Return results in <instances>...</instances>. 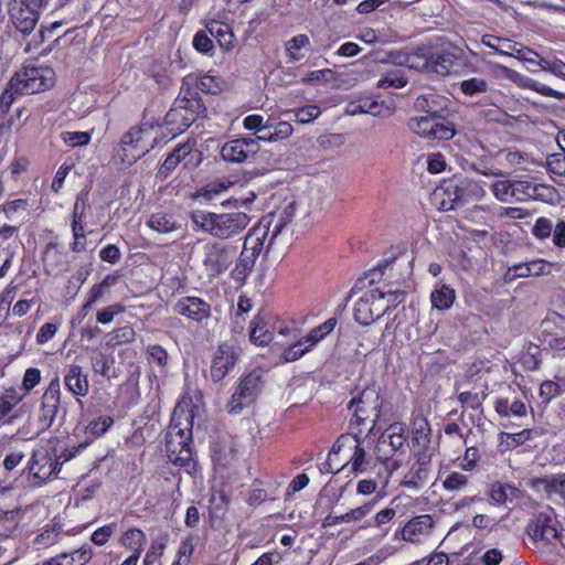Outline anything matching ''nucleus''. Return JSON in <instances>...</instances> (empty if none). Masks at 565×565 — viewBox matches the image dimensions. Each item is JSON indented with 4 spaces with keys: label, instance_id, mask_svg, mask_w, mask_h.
<instances>
[{
    "label": "nucleus",
    "instance_id": "obj_1",
    "mask_svg": "<svg viewBox=\"0 0 565 565\" xmlns=\"http://www.w3.org/2000/svg\"><path fill=\"white\" fill-rule=\"evenodd\" d=\"M192 424L191 411L175 408L166 434V450L171 462L186 467L192 460Z\"/></svg>",
    "mask_w": 565,
    "mask_h": 565
},
{
    "label": "nucleus",
    "instance_id": "obj_2",
    "mask_svg": "<svg viewBox=\"0 0 565 565\" xmlns=\"http://www.w3.org/2000/svg\"><path fill=\"white\" fill-rule=\"evenodd\" d=\"M162 140L158 128L152 124H142L131 128L121 138L122 160L136 162L150 152Z\"/></svg>",
    "mask_w": 565,
    "mask_h": 565
},
{
    "label": "nucleus",
    "instance_id": "obj_3",
    "mask_svg": "<svg viewBox=\"0 0 565 565\" xmlns=\"http://www.w3.org/2000/svg\"><path fill=\"white\" fill-rule=\"evenodd\" d=\"M558 521L552 510L537 513L527 524V534L537 548H548L561 554L564 548L557 530Z\"/></svg>",
    "mask_w": 565,
    "mask_h": 565
},
{
    "label": "nucleus",
    "instance_id": "obj_4",
    "mask_svg": "<svg viewBox=\"0 0 565 565\" xmlns=\"http://www.w3.org/2000/svg\"><path fill=\"white\" fill-rule=\"evenodd\" d=\"M60 379L54 377L41 397L38 418L39 433L50 429L55 423L64 425L67 415V402H62Z\"/></svg>",
    "mask_w": 565,
    "mask_h": 565
},
{
    "label": "nucleus",
    "instance_id": "obj_5",
    "mask_svg": "<svg viewBox=\"0 0 565 565\" xmlns=\"http://www.w3.org/2000/svg\"><path fill=\"white\" fill-rule=\"evenodd\" d=\"M348 408H354L353 418L358 426L362 425L367 419H372V426L367 435L373 434L382 412V401L379 388L375 385H367L363 390L358 391L349 402Z\"/></svg>",
    "mask_w": 565,
    "mask_h": 565
},
{
    "label": "nucleus",
    "instance_id": "obj_6",
    "mask_svg": "<svg viewBox=\"0 0 565 565\" xmlns=\"http://www.w3.org/2000/svg\"><path fill=\"white\" fill-rule=\"evenodd\" d=\"M54 83V72L47 67L28 66L10 79L17 94L32 95L50 88Z\"/></svg>",
    "mask_w": 565,
    "mask_h": 565
},
{
    "label": "nucleus",
    "instance_id": "obj_7",
    "mask_svg": "<svg viewBox=\"0 0 565 565\" xmlns=\"http://www.w3.org/2000/svg\"><path fill=\"white\" fill-rule=\"evenodd\" d=\"M391 310L385 303V295L380 289L365 291L354 305V319L363 326H369Z\"/></svg>",
    "mask_w": 565,
    "mask_h": 565
},
{
    "label": "nucleus",
    "instance_id": "obj_8",
    "mask_svg": "<svg viewBox=\"0 0 565 565\" xmlns=\"http://www.w3.org/2000/svg\"><path fill=\"white\" fill-rule=\"evenodd\" d=\"M45 3L39 0H9L8 12L10 20L18 31L24 35H29L35 29L39 19V9Z\"/></svg>",
    "mask_w": 565,
    "mask_h": 565
},
{
    "label": "nucleus",
    "instance_id": "obj_9",
    "mask_svg": "<svg viewBox=\"0 0 565 565\" xmlns=\"http://www.w3.org/2000/svg\"><path fill=\"white\" fill-rule=\"evenodd\" d=\"M481 42L486 46L493 49L499 54L513 56L530 64L536 65V58L540 57V54L530 47L492 34H484Z\"/></svg>",
    "mask_w": 565,
    "mask_h": 565
},
{
    "label": "nucleus",
    "instance_id": "obj_10",
    "mask_svg": "<svg viewBox=\"0 0 565 565\" xmlns=\"http://www.w3.org/2000/svg\"><path fill=\"white\" fill-rule=\"evenodd\" d=\"M201 153L193 149V145L184 142L177 146L166 158L157 172V177L164 180L170 173L179 166L183 164L184 168L196 166L200 160Z\"/></svg>",
    "mask_w": 565,
    "mask_h": 565
},
{
    "label": "nucleus",
    "instance_id": "obj_11",
    "mask_svg": "<svg viewBox=\"0 0 565 565\" xmlns=\"http://www.w3.org/2000/svg\"><path fill=\"white\" fill-rule=\"evenodd\" d=\"M224 82L221 77L201 74H188L183 77L181 84V92H189L195 96H200V92L207 95H217L223 89Z\"/></svg>",
    "mask_w": 565,
    "mask_h": 565
},
{
    "label": "nucleus",
    "instance_id": "obj_12",
    "mask_svg": "<svg viewBox=\"0 0 565 565\" xmlns=\"http://www.w3.org/2000/svg\"><path fill=\"white\" fill-rule=\"evenodd\" d=\"M416 461L404 477L403 484L418 489L425 486L430 476L431 451H415Z\"/></svg>",
    "mask_w": 565,
    "mask_h": 565
},
{
    "label": "nucleus",
    "instance_id": "obj_13",
    "mask_svg": "<svg viewBox=\"0 0 565 565\" xmlns=\"http://www.w3.org/2000/svg\"><path fill=\"white\" fill-rule=\"evenodd\" d=\"M239 358V352L234 345L223 343L218 347L211 365V376L214 382L224 379L228 371L235 365Z\"/></svg>",
    "mask_w": 565,
    "mask_h": 565
},
{
    "label": "nucleus",
    "instance_id": "obj_14",
    "mask_svg": "<svg viewBox=\"0 0 565 565\" xmlns=\"http://www.w3.org/2000/svg\"><path fill=\"white\" fill-rule=\"evenodd\" d=\"M175 312L196 322L206 320L211 315V307L196 297H184L174 306Z\"/></svg>",
    "mask_w": 565,
    "mask_h": 565
},
{
    "label": "nucleus",
    "instance_id": "obj_15",
    "mask_svg": "<svg viewBox=\"0 0 565 565\" xmlns=\"http://www.w3.org/2000/svg\"><path fill=\"white\" fill-rule=\"evenodd\" d=\"M247 225V216L244 213L217 214L215 220L214 236L227 238Z\"/></svg>",
    "mask_w": 565,
    "mask_h": 565
},
{
    "label": "nucleus",
    "instance_id": "obj_16",
    "mask_svg": "<svg viewBox=\"0 0 565 565\" xmlns=\"http://www.w3.org/2000/svg\"><path fill=\"white\" fill-rule=\"evenodd\" d=\"M516 202H526L529 200L550 201L554 195V188L545 184L533 183L529 181H515Z\"/></svg>",
    "mask_w": 565,
    "mask_h": 565
},
{
    "label": "nucleus",
    "instance_id": "obj_17",
    "mask_svg": "<svg viewBox=\"0 0 565 565\" xmlns=\"http://www.w3.org/2000/svg\"><path fill=\"white\" fill-rule=\"evenodd\" d=\"M431 428L424 416H415L412 422L411 446L415 451H431Z\"/></svg>",
    "mask_w": 565,
    "mask_h": 565
},
{
    "label": "nucleus",
    "instance_id": "obj_18",
    "mask_svg": "<svg viewBox=\"0 0 565 565\" xmlns=\"http://www.w3.org/2000/svg\"><path fill=\"white\" fill-rule=\"evenodd\" d=\"M268 318V312L260 311L253 320V328L249 331V343L255 347H268L274 339L273 327Z\"/></svg>",
    "mask_w": 565,
    "mask_h": 565
},
{
    "label": "nucleus",
    "instance_id": "obj_19",
    "mask_svg": "<svg viewBox=\"0 0 565 565\" xmlns=\"http://www.w3.org/2000/svg\"><path fill=\"white\" fill-rule=\"evenodd\" d=\"M499 71H500V74L503 77H505L507 79H509L515 84H519L523 87L531 88V89L542 94L543 96L554 97V98L562 97V94L558 93L557 90H554L553 88H551L537 81L526 78V77L522 76L520 73H518L516 71L511 70L507 66L500 65Z\"/></svg>",
    "mask_w": 565,
    "mask_h": 565
},
{
    "label": "nucleus",
    "instance_id": "obj_20",
    "mask_svg": "<svg viewBox=\"0 0 565 565\" xmlns=\"http://www.w3.org/2000/svg\"><path fill=\"white\" fill-rule=\"evenodd\" d=\"M175 100L179 106L182 107V110L185 115V121L190 122L191 125L194 124L198 119L205 117L206 106L203 103L201 96H195L190 92L189 95H185V92L180 90Z\"/></svg>",
    "mask_w": 565,
    "mask_h": 565
},
{
    "label": "nucleus",
    "instance_id": "obj_21",
    "mask_svg": "<svg viewBox=\"0 0 565 565\" xmlns=\"http://www.w3.org/2000/svg\"><path fill=\"white\" fill-rule=\"evenodd\" d=\"M273 217L274 214L269 213L268 215L258 218L257 224L249 230L248 237L249 243H252L250 249L255 257L258 256L264 248V243L267 239Z\"/></svg>",
    "mask_w": 565,
    "mask_h": 565
},
{
    "label": "nucleus",
    "instance_id": "obj_22",
    "mask_svg": "<svg viewBox=\"0 0 565 565\" xmlns=\"http://www.w3.org/2000/svg\"><path fill=\"white\" fill-rule=\"evenodd\" d=\"M67 390L75 396H85L89 390L87 375L83 373L79 365H71L64 376Z\"/></svg>",
    "mask_w": 565,
    "mask_h": 565
},
{
    "label": "nucleus",
    "instance_id": "obj_23",
    "mask_svg": "<svg viewBox=\"0 0 565 565\" xmlns=\"http://www.w3.org/2000/svg\"><path fill=\"white\" fill-rule=\"evenodd\" d=\"M433 526V519L428 514L419 515L408 521L402 530L405 541L417 542L419 536L427 533Z\"/></svg>",
    "mask_w": 565,
    "mask_h": 565
},
{
    "label": "nucleus",
    "instance_id": "obj_24",
    "mask_svg": "<svg viewBox=\"0 0 565 565\" xmlns=\"http://www.w3.org/2000/svg\"><path fill=\"white\" fill-rule=\"evenodd\" d=\"M221 157L228 163H244L247 159V139L238 138L225 142L221 148Z\"/></svg>",
    "mask_w": 565,
    "mask_h": 565
},
{
    "label": "nucleus",
    "instance_id": "obj_25",
    "mask_svg": "<svg viewBox=\"0 0 565 565\" xmlns=\"http://www.w3.org/2000/svg\"><path fill=\"white\" fill-rule=\"evenodd\" d=\"M206 32L216 39L220 46L224 50H231L234 46V33L232 28L221 21L210 20L205 23Z\"/></svg>",
    "mask_w": 565,
    "mask_h": 565
},
{
    "label": "nucleus",
    "instance_id": "obj_26",
    "mask_svg": "<svg viewBox=\"0 0 565 565\" xmlns=\"http://www.w3.org/2000/svg\"><path fill=\"white\" fill-rule=\"evenodd\" d=\"M164 126L173 137L184 132L191 126L190 122L185 121V115L177 100H174L172 108L166 114Z\"/></svg>",
    "mask_w": 565,
    "mask_h": 565
},
{
    "label": "nucleus",
    "instance_id": "obj_27",
    "mask_svg": "<svg viewBox=\"0 0 565 565\" xmlns=\"http://www.w3.org/2000/svg\"><path fill=\"white\" fill-rule=\"evenodd\" d=\"M456 57L449 52L431 53L429 52L428 73H435L446 76L455 65Z\"/></svg>",
    "mask_w": 565,
    "mask_h": 565
},
{
    "label": "nucleus",
    "instance_id": "obj_28",
    "mask_svg": "<svg viewBox=\"0 0 565 565\" xmlns=\"http://www.w3.org/2000/svg\"><path fill=\"white\" fill-rule=\"evenodd\" d=\"M446 98L439 95L427 94L418 96L414 103V106L418 111L438 116L440 115V111H443V109L446 107Z\"/></svg>",
    "mask_w": 565,
    "mask_h": 565
},
{
    "label": "nucleus",
    "instance_id": "obj_29",
    "mask_svg": "<svg viewBox=\"0 0 565 565\" xmlns=\"http://www.w3.org/2000/svg\"><path fill=\"white\" fill-rule=\"evenodd\" d=\"M373 505H374L373 502H369V503H365L356 509H352L348 513H344L341 515L329 514L322 521V526L328 527V526H334L341 522L359 521V520L363 519L366 514L370 513Z\"/></svg>",
    "mask_w": 565,
    "mask_h": 565
},
{
    "label": "nucleus",
    "instance_id": "obj_30",
    "mask_svg": "<svg viewBox=\"0 0 565 565\" xmlns=\"http://www.w3.org/2000/svg\"><path fill=\"white\" fill-rule=\"evenodd\" d=\"M249 130H254L253 136L256 140L275 141L274 124H270L269 119L264 122L259 115H249Z\"/></svg>",
    "mask_w": 565,
    "mask_h": 565
},
{
    "label": "nucleus",
    "instance_id": "obj_31",
    "mask_svg": "<svg viewBox=\"0 0 565 565\" xmlns=\"http://www.w3.org/2000/svg\"><path fill=\"white\" fill-rule=\"evenodd\" d=\"M437 116L427 115L418 118H411L408 121L409 129L428 139L433 138L434 128L436 126Z\"/></svg>",
    "mask_w": 565,
    "mask_h": 565
},
{
    "label": "nucleus",
    "instance_id": "obj_32",
    "mask_svg": "<svg viewBox=\"0 0 565 565\" xmlns=\"http://www.w3.org/2000/svg\"><path fill=\"white\" fill-rule=\"evenodd\" d=\"M247 301L245 300L244 296H241L238 298L237 302V309L234 315H232V323H231V330L233 338L236 341H239V339L244 338L245 332V317L244 313L247 311Z\"/></svg>",
    "mask_w": 565,
    "mask_h": 565
},
{
    "label": "nucleus",
    "instance_id": "obj_33",
    "mask_svg": "<svg viewBox=\"0 0 565 565\" xmlns=\"http://www.w3.org/2000/svg\"><path fill=\"white\" fill-rule=\"evenodd\" d=\"M347 113L350 115L370 114L372 116H383V105L369 98L360 99L350 103Z\"/></svg>",
    "mask_w": 565,
    "mask_h": 565
},
{
    "label": "nucleus",
    "instance_id": "obj_34",
    "mask_svg": "<svg viewBox=\"0 0 565 565\" xmlns=\"http://www.w3.org/2000/svg\"><path fill=\"white\" fill-rule=\"evenodd\" d=\"M455 290L448 285H443L440 288L435 289L430 295L433 307L439 310L450 308L455 301Z\"/></svg>",
    "mask_w": 565,
    "mask_h": 565
},
{
    "label": "nucleus",
    "instance_id": "obj_35",
    "mask_svg": "<svg viewBox=\"0 0 565 565\" xmlns=\"http://www.w3.org/2000/svg\"><path fill=\"white\" fill-rule=\"evenodd\" d=\"M146 543V534L136 527L129 529L121 536V544L131 550L132 554L140 555Z\"/></svg>",
    "mask_w": 565,
    "mask_h": 565
},
{
    "label": "nucleus",
    "instance_id": "obj_36",
    "mask_svg": "<svg viewBox=\"0 0 565 565\" xmlns=\"http://www.w3.org/2000/svg\"><path fill=\"white\" fill-rule=\"evenodd\" d=\"M247 393V375L242 376L239 380V384L236 391L233 393L231 401L227 404L228 413L232 415H237L244 409L243 399L245 398Z\"/></svg>",
    "mask_w": 565,
    "mask_h": 565
},
{
    "label": "nucleus",
    "instance_id": "obj_37",
    "mask_svg": "<svg viewBox=\"0 0 565 565\" xmlns=\"http://www.w3.org/2000/svg\"><path fill=\"white\" fill-rule=\"evenodd\" d=\"M41 452L34 451L32 458L30 460L29 471L35 478L41 480H46L53 477L54 468H50V466L41 460Z\"/></svg>",
    "mask_w": 565,
    "mask_h": 565
},
{
    "label": "nucleus",
    "instance_id": "obj_38",
    "mask_svg": "<svg viewBox=\"0 0 565 565\" xmlns=\"http://www.w3.org/2000/svg\"><path fill=\"white\" fill-rule=\"evenodd\" d=\"M296 207L297 203L296 200L294 199L290 202H288L287 205L284 207L279 215V220L274 227L269 245L273 243L274 238L277 237V235L282 232L284 228L291 224L296 214Z\"/></svg>",
    "mask_w": 565,
    "mask_h": 565
},
{
    "label": "nucleus",
    "instance_id": "obj_39",
    "mask_svg": "<svg viewBox=\"0 0 565 565\" xmlns=\"http://www.w3.org/2000/svg\"><path fill=\"white\" fill-rule=\"evenodd\" d=\"M515 181L502 180L492 184L493 195L501 202H509L510 199L516 200Z\"/></svg>",
    "mask_w": 565,
    "mask_h": 565
},
{
    "label": "nucleus",
    "instance_id": "obj_40",
    "mask_svg": "<svg viewBox=\"0 0 565 565\" xmlns=\"http://www.w3.org/2000/svg\"><path fill=\"white\" fill-rule=\"evenodd\" d=\"M352 439L355 443V450L353 456L350 459V463L352 467V471L356 473H361L366 470V467L369 465L366 451L363 447H361V441L358 435H353Z\"/></svg>",
    "mask_w": 565,
    "mask_h": 565
},
{
    "label": "nucleus",
    "instance_id": "obj_41",
    "mask_svg": "<svg viewBox=\"0 0 565 565\" xmlns=\"http://www.w3.org/2000/svg\"><path fill=\"white\" fill-rule=\"evenodd\" d=\"M216 215L217 214L215 213L196 210L191 213V220L196 227L209 232L214 236Z\"/></svg>",
    "mask_w": 565,
    "mask_h": 565
},
{
    "label": "nucleus",
    "instance_id": "obj_42",
    "mask_svg": "<svg viewBox=\"0 0 565 565\" xmlns=\"http://www.w3.org/2000/svg\"><path fill=\"white\" fill-rule=\"evenodd\" d=\"M404 62L405 65L412 70L428 73L429 52L419 49L416 52L409 53V56H405Z\"/></svg>",
    "mask_w": 565,
    "mask_h": 565
},
{
    "label": "nucleus",
    "instance_id": "obj_43",
    "mask_svg": "<svg viewBox=\"0 0 565 565\" xmlns=\"http://www.w3.org/2000/svg\"><path fill=\"white\" fill-rule=\"evenodd\" d=\"M148 225L159 233H169L175 228L174 222L164 213L152 214L148 221Z\"/></svg>",
    "mask_w": 565,
    "mask_h": 565
},
{
    "label": "nucleus",
    "instance_id": "obj_44",
    "mask_svg": "<svg viewBox=\"0 0 565 565\" xmlns=\"http://www.w3.org/2000/svg\"><path fill=\"white\" fill-rule=\"evenodd\" d=\"M309 44V38L306 34H299L287 41L286 51L292 60L299 61L302 57V55L299 54L298 52L301 49L307 47Z\"/></svg>",
    "mask_w": 565,
    "mask_h": 565
},
{
    "label": "nucleus",
    "instance_id": "obj_45",
    "mask_svg": "<svg viewBox=\"0 0 565 565\" xmlns=\"http://www.w3.org/2000/svg\"><path fill=\"white\" fill-rule=\"evenodd\" d=\"M66 565H85L93 556V548L89 545H83L71 553H66Z\"/></svg>",
    "mask_w": 565,
    "mask_h": 565
},
{
    "label": "nucleus",
    "instance_id": "obj_46",
    "mask_svg": "<svg viewBox=\"0 0 565 565\" xmlns=\"http://www.w3.org/2000/svg\"><path fill=\"white\" fill-rule=\"evenodd\" d=\"M456 134L454 124L441 120V116H437L436 126L433 132V140H449Z\"/></svg>",
    "mask_w": 565,
    "mask_h": 565
},
{
    "label": "nucleus",
    "instance_id": "obj_47",
    "mask_svg": "<svg viewBox=\"0 0 565 565\" xmlns=\"http://www.w3.org/2000/svg\"><path fill=\"white\" fill-rule=\"evenodd\" d=\"M461 92L467 96L484 93L488 89V83L483 78L472 77L460 83Z\"/></svg>",
    "mask_w": 565,
    "mask_h": 565
},
{
    "label": "nucleus",
    "instance_id": "obj_48",
    "mask_svg": "<svg viewBox=\"0 0 565 565\" xmlns=\"http://www.w3.org/2000/svg\"><path fill=\"white\" fill-rule=\"evenodd\" d=\"M22 399V396L13 388L7 390L0 397V415H8Z\"/></svg>",
    "mask_w": 565,
    "mask_h": 565
},
{
    "label": "nucleus",
    "instance_id": "obj_49",
    "mask_svg": "<svg viewBox=\"0 0 565 565\" xmlns=\"http://www.w3.org/2000/svg\"><path fill=\"white\" fill-rule=\"evenodd\" d=\"M194 49L203 54L212 55L214 51V44L211 36L206 31H198L193 38Z\"/></svg>",
    "mask_w": 565,
    "mask_h": 565
},
{
    "label": "nucleus",
    "instance_id": "obj_50",
    "mask_svg": "<svg viewBox=\"0 0 565 565\" xmlns=\"http://www.w3.org/2000/svg\"><path fill=\"white\" fill-rule=\"evenodd\" d=\"M553 222L546 217H539L532 228V234L541 241L552 237L554 230Z\"/></svg>",
    "mask_w": 565,
    "mask_h": 565
},
{
    "label": "nucleus",
    "instance_id": "obj_51",
    "mask_svg": "<svg viewBox=\"0 0 565 565\" xmlns=\"http://www.w3.org/2000/svg\"><path fill=\"white\" fill-rule=\"evenodd\" d=\"M546 166L551 173L565 177V150L550 154L546 159Z\"/></svg>",
    "mask_w": 565,
    "mask_h": 565
},
{
    "label": "nucleus",
    "instance_id": "obj_52",
    "mask_svg": "<svg viewBox=\"0 0 565 565\" xmlns=\"http://www.w3.org/2000/svg\"><path fill=\"white\" fill-rule=\"evenodd\" d=\"M237 454V444L235 440H231L227 450L225 451H214L213 459L216 462V465L221 467H227L231 465L232 460L236 458Z\"/></svg>",
    "mask_w": 565,
    "mask_h": 565
},
{
    "label": "nucleus",
    "instance_id": "obj_53",
    "mask_svg": "<svg viewBox=\"0 0 565 565\" xmlns=\"http://www.w3.org/2000/svg\"><path fill=\"white\" fill-rule=\"evenodd\" d=\"M321 114V109L317 105H306L295 111V118L300 124H309Z\"/></svg>",
    "mask_w": 565,
    "mask_h": 565
},
{
    "label": "nucleus",
    "instance_id": "obj_54",
    "mask_svg": "<svg viewBox=\"0 0 565 565\" xmlns=\"http://www.w3.org/2000/svg\"><path fill=\"white\" fill-rule=\"evenodd\" d=\"M231 182L228 181H213L207 183L205 186L196 192V198L212 199L214 195L220 194L228 188Z\"/></svg>",
    "mask_w": 565,
    "mask_h": 565
},
{
    "label": "nucleus",
    "instance_id": "obj_55",
    "mask_svg": "<svg viewBox=\"0 0 565 565\" xmlns=\"http://www.w3.org/2000/svg\"><path fill=\"white\" fill-rule=\"evenodd\" d=\"M113 424H114L113 417L104 416V417H99L97 419L92 420L87 425L86 429L90 435L99 437V436L104 435Z\"/></svg>",
    "mask_w": 565,
    "mask_h": 565
},
{
    "label": "nucleus",
    "instance_id": "obj_56",
    "mask_svg": "<svg viewBox=\"0 0 565 565\" xmlns=\"http://www.w3.org/2000/svg\"><path fill=\"white\" fill-rule=\"evenodd\" d=\"M93 361V370L96 373L102 374L103 376L109 377V371L111 365L114 364V359L104 354L99 353L97 356L92 359Z\"/></svg>",
    "mask_w": 565,
    "mask_h": 565
},
{
    "label": "nucleus",
    "instance_id": "obj_57",
    "mask_svg": "<svg viewBox=\"0 0 565 565\" xmlns=\"http://www.w3.org/2000/svg\"><path fill=\"white\" fill-rule=\"evenodd\" d=\"M561 385L554 381H544L540 386V396L545 403H550L553 398L561 395Z\"/></svg>",
    "mask_w": 565,
    "mask_h": 565
},
{
    "label": "nucleus",
    "instance_id": "obj_58",
    "mask_svg": "<svg viewBox=\"0 0 565 565\" xmlns=\"http://www.w3.org/2000/svg\"><path fill=\"white\" fill-rule=\"evenodd\" d=\"M468 483V477L460 472H451L444 480L443 486L448 491L461 490Z\"/></svg>",
    "mask_w": 565,
    "mask_h": 565
},
{
    "label": "nucleus",
    "instance_id": "obj_59",
    "mask_svg": "<svg viewBox=\"0 0 565 565\" xmlns=\"http://www.w3.org/2000/svg\"><path fill=\"white\" fill-rule=\"evenodd\" d=\"M550 492L557 494L565 504V473H558L546 480Z\"/></svg>",
    "mask_w": 565,
    "mask_h": 565
},
{
    "label": "nucleus",
    "instance_id": "obj_60",
    "mask_svg": "<svg viewBox=\"0 0 565 565\" xmlns=\"http://www.w3.org/2000/svg\"><path fill=\"white\" fill-rule=\"evenodd\" d=\"M135 330L130 326H125L115 329L111 332V339L110 341L114 342V344H121V343H128L134 341L135 339Z\"/></svg>",
    "mask_w": 565,
    "mask_h": 565
},
{
    "label": "nucleus",
    "instance_id": "obj_61",
    "mask_svg": "<svg viewBox=\"0 0 565 565\" xmlns=\"http://www.w3.org/2000/svg\"><path fill=\"white\" fill-rule=\"evenodd\" d=\"M406 79L396 72L386 73L377 83L379 88L395 87L401 88L406 85Z\"/></svg>",
    "mask_w": 565,
    "mask_h": 565
},
{
    "label": "nucleus",
    "instance_id": "obj_62",
    "mask_svg": "<svg viewBox=\"0 0 565 565\" xmlns=\"http://www.w3.org/2000/svg\"><path fill=\"white\" fill-rule=\"evenodd\" d=\"M308 351L309 347H303V341L299 340L284 351L282 359L285 362H294L301 358Z\"/></svg>",
    "mask_w": 565,
    "mask_h": 565
},
{
    "label": "nucleus",
    "instance_id": "obj_63",
    "mask_svg": "<svg viewBox=\"0 0 565 565\" xmlns=\"http://www.w3.org/2000/svg\"><path fill=\"white\" fill-rule=\"evenodd\" d=\"M395 255L385 258L382 263H380L376 267L370 269L365 273V278L369 279L370 284H375L381 279L384 274V270L396 259Z\"/></svg>",
    "mask_w": 565,
    "mask_h": 565
},
{
    "label": "nucleus",
    "instance_id": "obj_64",
    "mask_svg": "<svg viewBox=\"0 0 565 565\" xmlns=\"http://www.w3.org/2000/svg\"><path fill=\"white\" fill-rule=\"evenodd\" d=\"M536 65L541 66L544 71H548L562 78H565V63L559 60L548 62L540 57V60L536 62Z\"/></svg>",
    "mask_w": 565,
    "mask_h": 565
}]
</instances>
